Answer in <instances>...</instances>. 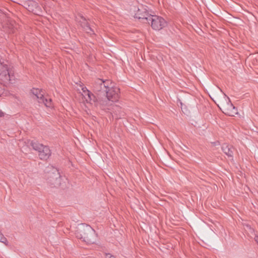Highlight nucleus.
<instances>
[{"label":"nucleus","instance_id":"f257e3e1","mask_svg":"<svg viewBox=\"0 0 258 258\" xmlns=\"http://www.w3.org/2000/svg\"><path fill=\"white\" fill-rule=\"evenodd\" d=\"M93 91L99 97L97 105L102 110L108 109L110 102H116L119 98L120 89L114 86L110 80L97 79L93 84Z\"/></svg>","mask_w":258,"mask_h":258},{"label":"nucleus","instance_id":"f03ea898","mask_svg":"<svg viewBox=\"0 0 258 258\" xmlns=\"http://www.w3.org/2000/svg\"><path fill=\"white\" fill-rule=\"evenodd\" d=\"M75 234L77 238L87 244L95 243L97 240V235L96 231L90 225L85 223L78 226Z\"/></svg>","mask_w":258,"mask_h":258},{"label":"nucleus","instance_id":"7ed1b4c3","mask_svg":"<svg viewBox=\"0 0 258 258\" xmlns=\"http://www.w3.org/2000/svg\"><path fill=\"white\" fill-rule=\"evenodd\" d=\"M31 145L34 150L38 152V156L41 160H46L49 158L51 155V151L48 146L33 141L31 143Z\"/></svg>","mask_w":258,"mask_h":258},{"label":"nucleus","instance_id":"20e7f679","mask_svg":"<svg viewBox=\"0 0 258 258\" xmlns=\"http://www.w3.org/2000/svg\"><path fill=\"white\" fill-rule=\"evenodd\" d=\"M218 107L224 114L231 116H234L237 113V109L234 106L231 102L230 100L228 98V100L225 98L220 102Z\"/></svg>","mask_w":258,"mask_h":258},{"label":"nucleus","instance_id":"39448f33","mask_svg":"<svg viewBox=\"0 0 258 258\" xmlns=\"http://www.w3.org/2000/svg\"><path fill=\"white\" fill-rule=\"evenodd\" d=\"M147 23H151L152 28L155 30H160L166 26V21L161 17L156 15H150Z\"/></svg>","mask_w":258,"mask_h":258},{"label":"nucleus","instance_id":"423d86ee","mask_svg":"<svg viewBox=\"0 0 258 258\" xmlns=\"http://www.w3.org/2000/svg\"><path fill=\"white\" fill-rule=\"evenodd\" d=\"M24 7L29 12L33 14L40 15L42 13V10L39 4L33 0H28L24 3Z\"/></svg>","mask_w":258,"mask_h":258},{"label":"nucleus","instance_id":"0eeeda50","mask_svg":"<svg viewBox=\"0 0 258 258\" xmlns=\"http://www.w3.org/2000/svg\"><path fill=\"white\" fill-rule=\"evenodd\" d=\"M48 182L55 187L61 185V176L58 171L55 169L53 172L48 173L47 177Z\"/></svg>","mask_w":258,"mask_h":258},{"label":"nucleus","instance_id":"6e6552de","mask_svg":"<svg viewBox=\"0 0 258 258\" xmlns=\"http://www.w3.org/2000/svg\"><path fill=\"white\" fill-rule=\"evenodd\" d=\"M79 17L80 19L77 17L76 21L80 24L83 30L90 35H95L94 31L90 26L88 20L82 15H79Z\"/></svg>","mask_w":258,"mask_h":258},{"label":"nucleus","instance_id":"1a4fd4ad","mask_svg":"<svg viewBox=\"0 0 258 258\" xmlns=\"http://www.w3.org/2000/svg\"><path fill=\"white\" fill-rule=\"evenodd\" d=\"M150 15H151L148 13L147 10L143 6H141L140 8H138L135 13V18L141 20V22L143 23H147L148 18Z\"/></svg>","mask_w":258,"mask_h":258},{"label":"nucleus","instance_id":"9d476101","mask_svg":"<svg viewBox=\"0 0 258 258\" xmlns=\"http://www.w3.org/2000/svg\"><path fill=\"white\" fill-rule=\"evenodd\" d=\"M222 150L223 152L230 158H232L233 156V153L235 151L234 148L231 146L228 145L226 144H224L222 146Z\"/></svg>","mask_w":258,"mask_h":258},{"label":"nucleus","instance_id":"9b49d317","mask_svg":"<svg viewBox=\"0 0 258 258\" xmlns=\"http://www.w3.org/2000/svg\"><path fill=\"white\" fill-rule=\"evenodd\" d=\"M31 92L36 97V99L38 100L39 103L43 101V97H44V93L42 90L33 88L31 90Z\"/></svg>","mask_w":258,"mask_h":258},{"label":"nucleus","instance_id":"f8f14e48","mask_svg":"<svg viewBox=\"0 0 258 258\" xmlns=\"http://www.w3.org/2000/svg\"><path fill=\"white\" fill-rule=\"evenodd\" d=\"M3 71L0 72V79L4 81H11L10 74L6 66H3Z\"/></svg>","mask_w":258,"mask_h":258},{"label":"nucleus","instance_id":"ddd939ff","mask_svg":"<svg viewBox=\"0 0 258 258\" xmlns=\"http://www.w3.org/2000/svg\"><path fill=\"white\" fill-rule=\"evenodd\" d=\"M86 90L87 95V98H86V101L87 102H88V101L90 102L91 101H93L94 102H96V106L100 108L99 105H97V101L99 100V97H100V96H97V98L93 94H92L87 88H86Z\"/></svg>","mask_w":258,"mask_h":258},{"label":"nucleus","instance_id":"4468645a","mask_svg":"<svg viewBox=\"0 0 258 258\" xmlns=\"http://www.w3.org/2000/svg\"><path fill=\"white\" fill-rule=\"evenodd\" d=\"M43 102H40V103H43L46 107H50L51 105V100L49 99L47 100V99L43 97Z\"/></svg>","mask_w":258,"mask_h":258},{"label":"nucleus","instance_id":"2eb2a0df","mask_svg":"<svg viewBox=\"0 0 258 258\" xmlns=\"http://www.w3.org/2000/svg\"><path fill=\"white\" fill-rule=\"evenodd\" d=\"M0 242L5 243L6 245H8V242L6 237L3 236V234L0 232Z\"/></svg>","mask_w":258,"mask_h":258},{"label":"nucleus","instance_id":"dca6fc26","mask_svg":"<svg viewBox=\"0 0 258 258\" xmlns=\"http://www.w3.org/2000/svg\"><path fill=\"white\" fill-rule=\"evenodd\" d=\"M105 258H116L115 256L110 253H106Z\"/></svg>","mask_w":258,"mask_h":258},{"label":"nucleus","instance_id":"f3484780","mask_svg":"<svg viewBox=\"0 0 258 258\" xmlns=\"http://www.w3.org/2000/svg\"><path fill=\"white\" fill-rule=\"evenodd\" d=\"M4 116V113L0 110V117H3Z\"/></svg>","mask_w":258,"mask_h":258},{"label":"nucleus","instance_id":"a211bd4d","mask_svg":"<svg viewBox=\"0 0 258 258\" xmlns=\"http://www.w3.org/2000/svg\"><path fill=\"white\" fill-rule=\"evenodd\" d=\"M86 87H85V88H82V90H83V92H84L85 94H87V92H86Z\"/></svg>","mask_w":258,"mask_h":258},{"label":"nucleus","instance_id":"6ab92c4d","mask_svg":"<svg viewBox=\"0 0 258 258\" xmlns=\"http://www.w3.org/2000/svg\"><path fill=\"white\" fill-rule=\"evenodd\" d=\"M254 240L256 242V243L258 244V236H256L255 237Z\"/></svg>","mask_w":258,"mask_h":258}]
</instances>
